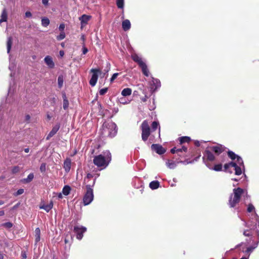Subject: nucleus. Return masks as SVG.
<instances>
[{
	"mask_svg": "<svg viewBox=\"0 0 259 259\" xmlns=\"http://www.w3.org/2000/svg\"><path fill=\"white\" fill-rule=\"evenodd\" d=\"M2 225L7 228H11L13 226L12 224L10 222L4 223Z\"/></svg>",
	"mask_w": 259,
	"mask_h": 259,
	"instance_id": "nucleus-47",
	"label": "nucleus"
},
{
	"mask_svg": "<svg viewBox=\"0 0 259 259\" xmlns=\"http://www.w3.org/2000/svg\"><path fill=\"white\" fill-rule=\"evenodd\" d=\"M170 152L172 154L177 153V148L176 147H174V148H172L170 150Z\"/></svg>",
	"mask_w": 259,
	"mask_h": 259,
	"instance_id": "nucleus-56",
	"label": "nucleus"
},
{
	"mask_svg": "<svg viewBox=\"0 0 259 259\" xmlns=\"http://www.w3.org/2000/svg\"><path fill=\"white\" fill-rule=\"evenodd\" d=\"M116 5L119 9H123L124 0H116Z\"/></svg>",
	"mask_w": 259,
	"mask_h": 259,
	"instance_id": "nucleus-37",
	"label": "nucleus"
},
{
	"mask_svg": "<svg viewBox=\"0 0 259 259\" xmlns=\"http://www.w3.org/2000/svg\"><path fill=\"white\" fill-rule=\"evenodd\" d=\"M107 91H108V88H105L101 89L99 91V94L100 95H104L107 92Z\"/></svg>",
	"mask_w": 259,
	"mask_h": 259,
	"instance_id": "nucleus-43",
	"label": "nucleus"
},
{
	"mask_svg": "<svg viewBox=\"0 0 259 259\" xmlns=\"http://www.w3.org/2000/svg\"><path fill=\"white\" fill-rule=\"evenodd\" d=\"M119 101L120 104L125 105L129 104L131 102L130 100L125 99L124 97H121L119 99Z\"/></svg>",
	"mask_w": 259,
	"mask_h": 259,
	"instance_id": "nucleus-40",
	"label": "nucleus"
},
{
	"mask_svg": "<svg viewBox=\"0 0 259 259\" xmlns=\"http://www.w3.org/2000/svg\"><path fill=\"white\" fill-rule=\"evenodd\" d=\"M64 82V79L62 75L59 76L58 78V87L59 88L61 89L63 84Z\"/></svg>",
	"mask_w": 259,
	"mask_h": 259,
	"instance_id": "nucleus-36",
	"label": "nucleus"
},
{
	"mask_svg": "<svg viewBox=\"0 0 259 259\" xmlns=\"http://www.w3.org/2000/svg\"><path fill=\"white\" fill-rule=\"evenodd\" d=\"M203 161L205 163L207 167H209L208 164L207 163V161H213L215 159V156L211 152L208 147L205 150L203 156Z\"/></svg>",
	"mask_w": 259,
	"mask_h": 259,
	"instance_id": "nucleus-9",
	"label": "nucleus"
},
{
	"mask_svg": "<svg viewBox=\"0 0 259 259\" xmlns=\"http://www.w3.org/2000/svg\"><path fill=\"white\" fill-rule=\"evenodd\" d=\"M160 186V183L158 181H153L150 183L149 187L152 190H155Z\"/></svg>",
	"mask_w": 259,
	"mask_h": 259,
	"instance_id": "nucleus-26",
	"label": "nucleus"
},
{
	"mask_svg": "<svg viewBox=\"0 0 259 259\" xmlns=\"http://www.w3.org/2000/svg\"><path fill=\"white\" fill-rule=\"evenodd\" d=\"M20 205V203H18L17 204H16V205H15L13 208H12V209H16L17 208H18V207Z\"/></svg>",
	"mask_w": 259,
	"mask_h": 259,
	"instance_id": "nucleus-59",
	"label": "nucleus"
},
{
	"mask_svg": "<svg viewBox=\"0 0 259 259\" xmlns=\"http://www.w3.org/2000/svg\"><path fill=\"white\" fill-rule=\"evenodd\" d=\"M53 203L51 201L48 204H44L42 205H40L39 208L44 209L47 212H49L53 208Z\"/></svg>",
	"mask_w": 259,
	"mask_h": 259,
	"instance_id": "nucleus-22",
	"label": "nucleus"
},
{
	"mask_svg": "<svg viewBox=\"0 0 259 259\" xmlns=\"http://www.w3.org/2000/svg\"><path fill=\"white\" fill-rule=\"evenodd\" d=\"M71 191V188L68 185L65 186L62 189V194L65 196H67L69 194Z\"/></svg>",
	"mask_w": 259,
	"mask_h": 259,
	"instance_id": "nucleus-29",
	"label": "nucleus"
},
{
	"mask_svg": "<svg viewBox=\"0 0 259 259\" xmlns=\"http://www.w3.org/2000/svg\"><path fill=\"white\" fill-rule=\"evenodd\" d=\"M24 190L23 189H20L18 190V191L15 193H14V195L16 196L20 195L21 194H22L24 193Z\"/></svg>",
	"mask_w": 259,
	"mask_h": 259,
	"instance_id": "nucleus-44",
	"label": "nucleus"
},
{
	"mask_svg": "<svg viewBox=\"0 0 259 259\" xmlns=\"http://www.w3.org/2000/svg\"><path fill=\"white\" fill-rule=\"evenodd\" d=\"M12 81H11L10 83V87H9V94H10L11 93V90L12 89V88H13L12 85V83H14V81L13 80L12 78Z\"/></svg>",
	"mask_w": 259,
	"mask_h": 259,
	"instance_id": "nucleus-51",
	"label": "nucleus"
},
{
	"mask_svg": "<svg viewBox=\"0 0 259 259\" xmlns=\"http://www.w3.org/2000/svg\"><path fill=\"white\" fill-rule=\"evenodd\" d=\"M243 195L246 198L249 197L247 192L246 190L240 188L233 189V193L231 195L229 199V205L230 207H234L240 201L241 196Z\"/></svg>",
	"mask_w": 259,
	"mask_h": 259,
	"instance_id": "nucleus-3",
	"label": "nucleus"
},
{
	"mask_svg": "<svg viewBox=\"0 0 259 259\" xmlns=\"http://www.w3.org/2000/svg\"><path fill=\"white\" fill-rule=\"evenodd\" d=\"M58 197L59 198V199H62V193H60L58 194Z\"/></svg>",
	"mask_w": 259,
	"mask_h": 259,
	"instance_id": "nucleus-62",
	"label": "nucleus"
},
{
	"mask_svg": "<svg viewBox=\"0 0 259 259\" xmlns=\"http://www.w3.org/2000/svg\"><path fill=\"white\" fill-rule=\"evenodd\" d=\"M132 89L130 88H125L121 91V95L123 97L130 96L132 94Z\"/></svg>",
	"mask_w": 259,
	"mask_h": 259,
	"instance_id": "nucleus-28",
	"label": "nucleus"
},
{
	"mask_svg": "<svg viewBox=\"0 0 259 259\" xmlns=\"http://www.w3.org/2000/svg\"><path fill=\"white\" fill-rule=\"evenodd\" d=\"M252 220H254L256 221V223L254 225H252V224H248L247 225V223L246 222H244V224L246 227H252V229H255L257 228V226L259 227V217L257 215V214L256 213H254L252 214Z\"/></svg>",
	"mask_w": 259,
	"mask_h": 259,
	"instance_id": "nucleus-17",
	"label": "nucleus"
},
{
	"mask_svg": "<svg viewBox=\"0 0 259 259\" xmlns=\"http://www.w3.org/2000/svg\"><path fill=\"white\" fill-rule=\"evenodd\" d=\"M132 58L135 62L138 64L139 66L145 63L143 61L142 58L136 54H133L132 55Z\"/></svg>",
	"mask_w": 259,
	"mask_h": 259,
	"instance_id": "nucleus-20",
	"label": "nucleus"
},
{
	"mask_svg": "<svg viewBox=\"0 0 259 259\" xmlns=\"http://www.w3.org/2000/svg\"><path fill=\"white\" fill-rule=\"evenodd\" d=\"M210 150L213 151L217 155H219L225 150V147L221 144L208 147Z\"/></svg>",
	"mask_w": 259,
	"mask_h": 259,
	"instance_id": "nucleus-12",
	"label": "nucleus"
},
{
	"mask_svg": "<svg viewBox=\"0 0 259 259\" xmlns=\"http://www.w3.org/2000/svg\"><path fill=\"white\" fill-rule=\"evenodd\" d=\"M93 187L90 184L86 186L87 191L83 196V202L84 205L90 204L94 199V194Z\"/></svg>",
	"mask_w": 259,
	"mask_h": 259,
	"instance_id": "nucleus-5",
	"label": "nucleus"
},
{
	"mask_svg": "<svg viewBox=\"0 0 259 259\" xmlns=\"http://www.w3.org/2000/svg\"><path fill=\"white\" fill-rule=\"evenodd\" d=\"M210 169H213L215 171H221L222 169V165L221 164H216L214 165L213 167H211L210 165H209V167H208Z\"/></svg>",
	"mask_w": 259,
	"mask_h": 259,
	"instance_id": "nucleus-32",
	"label": "nucleus"
},
{
	"mask_svg": "<svg viewBox=\"0 0 259 259\" xmlns=\"http://www.w3.org/2000/svg\"><path fill=\"white\" fill-rule=\"evenodd\" d=\"M34 178V175L33 173H30L28 175L26 178H25L22 180V182L24 183H28L30 182Z\"/></svg>",
	"mask_w": 259,
	"mask_h": 259,
	"instance_id": "nucleus-30",
	"label": "nucleus"
},
{
	"mask_svg": "<svg viewBox=\"0 0 259 259\" xmlns=\"http://www.w3.org/2000/svg\"><path fill=\"white\" fill-rule=\"evenodd\" d=\"M19 167L18 166H15L12 169V172L14 174L17 173L19 171Z\"/></svg>",
	"mask_w": 259,
	"mask_h": 259,
	"instance_id": "nucleus-49",
	"label": "nucleus"
},
{
	"mask_svg": "<svg viewBox=\"0 0 259 259\" xmlns=\"http://www.w3.org/2000/svg\"><path fill=\"white\" fill-rule=\"evenodd\" d=\"M141 128L142 131V138L144 141L147 140L148 137L150 134V129L149 124L146 120H144L141 125Z\"/></svg>",
	"mask_w": 259,
	"mask_h": 259,
	"instance_id": "nucleus-6",
	"label": "nucleus"
},
{
	"mask_svg": "<svg viewBox=\"0 0 259 259\" xmlns=\"http://www.w3.org/2000/svg\"><path fill=\"white\" fill-rule=\"evenodd\" d=\"M59 128H60V124H57L55 126H54L52 130H51V131L49 133V134L47 136L46 139L47 140H48L51 137L54 136L57 133V132L58 131Z\"/></svg>",
	"mask_w": 259,
	"mask_h": 259,
	"instance_id": "nucleus-18",
	"label": "nucleus"
},
{
	"mask_svg": "<svg viewBox=\"0 0 259 259\" xmlns=\"http://www.w3.org/2000/svg\"><path fill=\"white\" fill-rule=\"evenodd\" d=\"M65 37V34L64 32H61L58 36H57V39L58 40L63 39Z\"/></svg>",
	"mask_w": 259,
	"mask_h": 259,
	"instance_id": "nucleus-42",
	"label": "nucleus"
},
{
	"mask_svg": "<svg viewBox=\"0 0 259 259\" xmlns=\"http://www.w3.org/2000/svg\"><path fill=\"white\" fill-rule=\"evenodd\" d=\"M151 91L153 93L159 89L161 87L160 81L153 77H151V81L150 82Z\"/></svg>",
	"mask_w": 259,
	"mask_h": 259,
	"instance_id": "nucleus-11",
	"label": "nucleus"
},
{
	"mask_svg": "<svg viewBox=\"0 0 259 259\" xmlns=\"http://www.w3.org/2000/svg\"><path fill=\"white\" fill-rule=\"evenodd\" d=\"M49 3V0H42V3L43 5L47 6Z\"/></svg>",
	"mask_w": 259,
	"mask_h": 259,
	"instance_id": "nucleus-57",
	"label": "nucleus"
},
{
	"mask_svg": "<svg viewBox=\"0 0 259 259\" xmlns=\"http://www.w3.org/2000/svg\"><path fill=\"white\" fill-rule=\"evenodd\" d=\"M15 67H16V64H15V62H11L9 65V68L11 71L10 76L12 78L13 77V73L12 72V71L15 70Z\"/></svg>",
	"mask_w": 259,
	"mask_h": 259,
	"instance_id": "nucleus-35",
	"label": "nucleus"
},
{
	"mask_svg": "<svg viewBox=\"0 0 259 259\" xmlns=\"http://www.w3.org/2000/svg\"><path fill=\"white\" fill-rule=\"evenodd\" d=\"M99 176H100V175L99 174H88L87 176V177H85L84 178V181L85 183H89V181L90 179H93V181L92 183H90L89 184H90L92 186V187H94V186L96 183V179H97V178L99 177Z\"/></svg>",
	"mask_w": 259,
	"mask_h": 259,
	"instance_id": "nucleus-13",
	"label": "nucleus"
},
{
	"mask_svg": "<svg viewBox=\"0 0 259 259\" xmlns=\"http://www.w3.org/2000/svg\"><path fill=\"white\" fill-rule=\"evenodd\" d=\"M258 242L259 241L254 243L252 246L248 247L246 249H245L246 245L244 243H241L240 244L237 245L236 246V247H238L239 246L242 247L241 250L243 252H244L245 253L247 254L248 257L250 255V253L257 247Z\"/></svg>",
	"mask_w": 259,
	"mask_h": 259,
	"instance_id": "nucleus-7",
	"label": "nucleus"
},
{
	"mask_svg": "<svg viewBox=\"0 0 259 259\" xmlns=\"http://www.w3.org/2000/svg\"><path fill=\"white\" fill-rule=\"evenodd\" d=\"M158 127H159V123L157 121H153L152 123V128L153 130H156ZM159 134H160V127H159Z\"/></svg>",
	"mask_w": 259,
	"mask_h": 259,
	"instance_id": "nucleus-41",
	"label": "nucleus"
},
{
	"mask_svg": "<svg viewBox=\"0 0 259 259\" xmlns=\"http://www.w3.org/2000/svg\"><path fill=\"white\" fill-rule=\"evenodd\" d=\"M59 54H60V56L63 57L64 56V51H60L59 52Z\"/></svg>",
	"mask_w": 259,
	"mask_h": 259,
	"instance_id": "nucleus-60",
	"label": "nucleus"
},
{
	"mask_svg": "<svg viewBox=\"0 0 259 259\" xmlns=\"http://www.w3.org/2000/svg\"><path fill=\"white\" fill-rule=\"evenodd\" d=\"M243 235L246 236H249L250 235L249 231L248 230H245L243 232Z\"/></svg>",
	"mask_w": 259,
	"mask_h": 259,
	"instance_id": "nucleus-55",
	"label": "nucleus"
},
{
	"mask_svg": "<svg viewBox=\"0 0 259 259\" xmlns=\"http://www.w3.org/2000/svg\"><path fill=\"white\" fill-rule=\"evenodd\" d=\"M116 124L112 121L105 122L103 124V133L107 134L108 136L114 137L117 133Z\"/></svg>",
	"mask_w": 259,
	"mask_h": 259,
	"instance_id": "nucleus-4",
	"label": "nucleus"
},
{
	"mask_svg": "<svg viewBox=\"0 0 259 259\" xmlns=\"http://www.w3.org/2000/svg\"><path fill=\"white\" fill-rule=\"evenodd\" d=\"M88 52V49L87 48L83 47V48H82V53H83V54L85 55V54L87 53Z\"/></svg>",
	"mask_w": 259,
	"mask_h": 259,
	"instance_id": "nucleus-54",
	"label": "nucleus"
},
{
	"mask_svg": "<svg viewBox=\"0 0 259 259\" xmlns=\"http://www.w3.org/2000/svg\"><path fill=\"white\" fill-rule=\"evenodd\" d=\"M131 27V22L129 20L126 19L122 21V29L124 31H127Z\"/></svg>",
	"mask_w": 259,
	"mask_h": 259,
	"instance_id": "nucleus-23",
	"label": "nucleus"
},
{
	"mask_svg": "<svg viewBox=\"0 0 259 259\" xmlns=\"http://www.w3.org/2000/svg\"><path fill=\"white\" fill-rule=\"evenodd\" d=\"M147 97L146 96H145V97L144 98H143L142 99V101L143 102H146L147 101Z\"/></svg>",
	"mask_w": 259,
	"mask_h": 259,
	"instance_id": "nucleus-63",
	"label": "nucleus"
},
{
	"mask_svg": "<svg viewBox=\"0 0 259 259\" xmlns=\"http://www.w3.org/2000/svg\"><path fill=\"white\" fill-rule=\"evenodd\" d=\"M195 145L196 146H200V142L198 141H196L195 142Z\"/></svg>",
	"mask_w": 259,
	"mask_h": 259,
	"instance_id": "nucleus-61",
	"label": "nucleus"
},
{
	"mask_svg": "<svg viewBox=\"0 0 259 259\" xmlns=\"http://www.w3.org/2000/svg\"><path fill=\"white\" fill-rule=\"evenodd\" d=\"M12 45V38L11 36H9L7 39V52L9 53L11 49Z\"/></svg>",
	"mask_w": 259,
	"mask_h": 259,
	"instance_id": "nucleus-31",
	"label": "nucleus"
},
{
	"mask_svg": "<svg viewBox=\"0 0 259 259\" xmlns=\"http://www.w3.org/2000/svg\"><path fill=\"white\" fill-rule=\"evenodd\" d=\"M187 150V148L185 146H183L182 148H177V153H178L179 156H183V155L182 154V153L183 152H186Z\"/></svg>",
	"mask_w": 259,
	"mask_h": 259,
	"instance_id": "nucleus-34",
	"label": "nucleus"
},
{
	"mask_svg": "<svg viewBox=\"0 0 259 259\" xmlns=\"http://www.w3.org/2000/svg\"><path fill=\"white\" fill-rule=\"evenodd\" d=\"M25 120H26V121H29V120H30V115H26L25 116Z\"/></svg>",
	"mask_w": 259,
	"mask_h": 259,
	"instance_id": "nucleus-58",
	"label": "nucleus"
},
{
	"mask_svg": "<svg viewBox=\"0 0 259 259\" xmlns=\"http://www.w3.org/2000/svg\"><path fill=\"white\" fill-rule=\"evenodd\" d=\"M8 19V14L6 11V9L5 8L3 9L2 14L1 18L0 19V23L3 22H6Z\"/></svg>",
	"mask_w": 259,
	"mask_h": 259,
	"instance_id": "nucleus-25",
	"label": "nucleus"
},
{
	"mask_svg": "<svg viewBox=\"0 0 259 259\" xmlns=\"http://www.w3.org/2000/svg\"><path fill=\"white\" fill-rule=\"evenodd\" d=\"M71 161L70 158H66L63 164V168L66 172H68L71 168Z\"/></svg>",
	"mask_w": 259,
	"mask_h": 259,
	"instance_id": "nucleus-21",
	"label": "nucleus"
},
{
	"mask_svg": "<svg viewBox=\"0 0 259 259\" xmlns=\"http://www.w3.org/2000/svg\"><path fill=\"white\" fill-rule=\"evenodd\" d=\"M190 141V138L189 137H183L180 138V142L183 144L185 142H189Z\"/></svg>",
	"mask_w": 259,
	"mask_h": 259,
	"instance_id": "nucleus-38",
	"label": "nucleus"
},
{
	"mask_svg": "<svg viewBox=\"0 0 259 259\" xmlns=\"http://www.w3.org/2000/svg\"><path fill=\"white\" fill-rule=\"evenodd\" d=\"M26 17H31L32 16V14L30 12L27 11L25 14Z\"/></svg>",
	"mask_w": 259,
	"mask_h": 259,
	"instance_id": "nucleus-53",
	"label": "nucleus"
},
{
	"mask_svg": "<svg viewBox=\"0 0 259 259\" xmlns=\"http://www.w3.org/2000/svg\"><path fill=\"white\" fill-rule=\"evenodd\" d=\"M179 163H185V161H173L172 160H168L166 162L165 164H166V166L168 168H169V169H174V168H175L177 167V164Z\"/></svg>",
	"mask_w": 259,
	"mask_h": 259,
	"instance_id": "nucleus-15",
	"label": "nucleus"
},
{
	"mask_svg": "<svg viewBox=\"0 0 259 259\" xmlns=\"http://www.w3.org/2000/svg\"><path fill=\"white\" fill-rule=\"evenodd\" d=\"M46 169V164L45 163H42L40 166V170L41 172H44Z\"/></svg>",
	"mask_w": 259,
	"mask_h": 259,
	"instance_id": "nucleus-46",
	"label": "nucleus"
},
{
	"mask_svg": "<svg viewBox=\"0 0 259 259\" xmlns=\"http://www.w3.org/2000/svg\"><path fill=\"white\" fill-rule=\"evenodd\" d=\"M141 68L142 71L144 75L146 76H149V71L147 67V66L146 65V63H145L143 65L140 66Z\"/></svg>",
	"mask_w": 259,
	"mask_h": 259,
	"instance_id": "nucleus-27",
	"label": "nucleus"
},
{
	"mask_svg": "<svg viewBox=\"0 0 259 259\" xmlns=\"http://www.w3.org/2000/svg\"><path fill=\"white\" fill-rule=\"evenodd\" d=\"M91 18V16L90 15H83L80 17H79V19L81 22V28H82L84 27L88 23V21Z\"/></svg>",
	"mask_w": 259,
	"mask_h": 259,
	"instance_id": "nucleus-16",
	"label": "nucleus"
},
{
	"mask_svg": "<svg viewBox=\"0 0 259 259\" xmlns=\"http://www.w3.org/2000/svg\"><path fill=\"white\" fill-rule=\"evenodd\" d=\"M91 72L92 73V75L89 82L92 87H94L97 83L98 74L101 73V70L99 69L93 68L91 70Z\"/></svg>",
	"mask_w": 259,
	"mask_h": 259,
	"instance_id": "nucleus-10",
	"label": "nucleus"
},
{
	"mask_svg": "<svg viewBox=\"0 0 259 259\" xmlns=\"http://www.w3.org/2000/svg\"><path fill=\"white\" fill-rule=\"evenodd\" d=\"M34 237L35 243L38 242L40 240V230L39 228L35 229L34 231Z\"/></svg>",
	"mask_w": 259,
	"mask_h": 259,
	"instance_id": "nucleus-24",
	"label": "nucleus"
},
{
	"mask_svg": "<svg viewBox=\"0 0 259 259\" xmlns=\"http://www.w3.org/2000/svg\"><path fill=\"white\" fill-rule=\"evenodd\" d=\"M69 105V102L67 100L65 95L64 96L63 98V108L66 110L68 108Z\"/></svg>",
	"mask_w": 259,
	"mask_h": 259,
	"instance_id": "nucleus-39",
	"label": "nucleus"
},
{
	"mask_svg": "<svg viewBox=\"0 0 259 259\" xmlns=\"http://www.w3.org/2000/svg\"><path fill=\"white\" fill-rule=\"evenodd\" d=\"M73 231L76 234V238L80 240L83 238V233L87 231V228L82 226L76 225L74 226Z\"/></svg>",
	"mask_w": 259,
	"mask_h": 259,
	"instance_id": "nucleus-8",
	"label": "nucleus"
},
{
	"mask_svg": "<svg viewBox=\"0 0 259 259\" xmlns=\"http://www.w3.org/2000/svg\"><path fill=\"white\" fill-rule=\"evenodd\" d=\"M22 258L26 259L27 255L25 251H22L21 253Z\"/></svg>",
	"mask_w": 259,
	"mask_h": 259,
	"instance_id": "nucleus-52",
	"label": "nucleus"
},
{
	"mask_svg": "<svg viewBox=\"0 0 259 259\" xmlns=\"http://www.w3.org/2000/svg\"><path fill=\"white\" fill-rule=\"evenodd\" d=\"M64 28H65V24H64L62 23L59 25V29L61 32H64Z\"/></svg>",
	"mask_w": 259,
	"mask_h": 259,
	"instance_id": "nucleus-50",
	"label": "nucleus"
},
{
	"mask_svg": "<svg viewBox=\"0 0 259 259\" xmlns=\"http://www.w3.org/2000/svg\"><path fill=\"white\" fill-rule=\"evenodd\" d=\"M255 209L254 206L252 204H249L247 207V211L249 212H251Z\"/></svg>",
	"mask_w": 259,
	"mask_h": 259,
	"instance_id": "nucleus-45",
	"label": "nucleus"
},
{
	"mask_svg": "<svg viewBox=\"0 0 259 259\" xmlns=\"http://www.w3.org/2000/svg\"><path fill=\"white\" fill-rule=\"evenodd\" d=\"M111 160V154L109 151L106 150L102 154L95 156L93 162L97 167H101V169H103L108 165Z\"/></svg>",
	"mask_w": 259,
	"mask_h": 259,
	"instance_id": "nucleus-2",
	"label": "nucleus"
},
{
	"mask_svg": "<svg viewBox=\"0 0 259 259\" xmlns=\"http://www.w3.org/2000/svg\"><path fill=\"white\" fill-rule=\"evenodd\" d=\"M50 24V20L47 17H44L41 19V25L44 27L48 26Z\"/></svg>",
	"mask_w": 259,
	"mask_h": 259,
	"instance_id": "nucleus-33",
	"label": "nucleus"
},
{
	"mask_svg": "<svg viewBox=\"0 0 259 259\" xmlns=\"http://www.w3.org/2000/svg\"><path fill=\"white\" fill-rule=\"evenodd\" d=\"M151 148L158 154H162L165 152V149L162 146L158 144H152Z\"/></svg>",
	"mask_w": 259,
	"mask_h": 259,
	"instance_id": "nucleus-14",
	"label": "nucleus"
},
{
	"mask_svg": "<svg viewBox=\"0 0 259 259\" xmlns=\"http://www.w3.org/2000/svg\"><path fill=\"white\" fill-rule=\"evenodd\" d=\"M118 73H114V74L112 75V77H111V78H110V81H111V82H113V81L114 80V79H116V78L117 77V76H118Z\"/></svg>",
	"mask_w": 259,
	"mask_h": 259,
	"instance_id": "nucleus-48",
	"label": "nucleus"
},
{
	"mask_svg": "<svg viewBox=\"0 0 259 259\" xmlns=\"http://www.w3.org/2000/svg\"><path fill=\"white\" fill-rule=\"evenodd\" d=\"M44 61L48 67L50 68H53L54 67L55 64L53 61L52 58L51 56H47L44 59Z\"/></svg>",
	"mask_w": 259,
	"mask_h": 259,
	"instance_id": "nucleus-19",
	"label": "nucleus"
},
{
	"mask_svg": "<svg viewBox=\"0 0 259 259\" xmlns=\"http://www.w3.org/2000/svg\"><path fill=\"white\" fill-rule=\"evenodd\" d=\"M5 214V212L3 210L0 211V216H3Z\"/></svg>",
	"mask_w": 259,
	"mask_h": 259,
	"instance_id": "nucleus-64",
	"label": "nucleus"
},
{
	"mask_svg": "<svg viewBox=\"0 0 259 259\" xmlns=\"http://www.w3.org/2000/svg\"><path fill=\"white\" fill-rule=\"evenodd\" d=\"M229 157L234 160L224 165V168L227 170L230 167H233L236 175L239 176L244 171L245 167L242 159L239 156L235 154L233 152L229 151L228 152Z\"/></svg>",
	"mask_w": 259,
	"mask_h": 259,
	"instance_id": "nucleus-1",
	"label": "nucleus"
}]
</instances>
